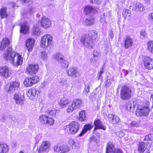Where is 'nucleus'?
<instances>
[{"label": "nucleus", "mask_w": 153, "mask_h": 153, "mask_svg": "<svg viewBox=\"0 0 153 153\" xmlns=\"http://www.w3.org/2000/svg\"><path fill=\"white\" fill-rule=\"evenodd\" d=\"M12 49L9 48L4 55V59L6 60L9 59L13 65L17 66L22 63L23 58L21 55L15 52H12Z\"/></svg>", "instance_id": "1"}, {"label": "nucleus", "mask_w": 153, "mask_h": 153, "mask_svg": "<svg viewBox=\"0 0 153 153\" xmlns=\"http://www.w3.org/2000/svg\"><path fill=\"white\" fill-rule=\"evenodd\" d=\"M97 34L96 31L92 30L90 32V33L82 36L80 41L87 48H91L94 46V40L97 38Z\"/></svg>", "instance_id": "2"}, {"label": "nucleus", "mask_w": 153, "mask_h": 153, "mask_svg": "<svg viewBox=\"0 0 153 153\" xmlns=\"http://www.w3.org/2000/svg\"><path fill=\"white\" fill-rule=\"evenodd\" d=\"M134 89L132 87L128 85H123L120 89V97L123 100H128L132 97Z\"/></svg>", "instance_id": "3"}, {"label": "nucleus", "mask_w": 153, "mask_h": 153, "mask_svg": "<svg viewBox=\"0 0 153 153\" xmlns=\"http://www.w3.org/2000/svg\"><path fill=\"white\" fill-rule=\"evenodd\" d=\"M149 107L148 105L146 103L142 104L141 105H138L136 109L137 115L140 116H148L149 112Z\"/></svg>", "instance_id": "4"}, {"label": "nucleus", "mask_w": 153, "mask_h": 153, "mask_svg": "<svg viewBox=\"0 0 153 153\" xmlns=\"http://www.w3.org/2000/svg\"><path fill=\"white\" fill-rule=\"evenodd\" d=\"M53 38L52 36L49 34H46L42 37L41 46L43 48H47L51 45Z\"/></svg>", "instance_id": "5"}, {"label": "nucleus", "mask_w": 153, "mask_h": 153, "mask_svg": "<svg viewBox=\"0 0 153 153\" xmlns=\"http://www.w3.org/2000/svg\"><path fill=\"white\" fill-rule=\"evenodd\" d=\"M39 120L40 123L42 124L52 125L54 123V120L53 118L48 117V116L45 115L40 116Z\"/></svg>", "instance_id": "6"}, {"label": "nucleus", "mask_w": 153, "mask_h": 153, "mask_svg": "<svg viewBox=\"0 0 153 153\" xmlns=\"http://www.w3.org/2000/svg\"><path fill=\"white\" fill-rule=\"evenodd\" d=\"M79 124L76 121H73L70 123L68 127L69 133L72 134H74L78 131L79 128Z\"/></svg>", "instance_id": "7"}, {"label": "nucleus", "mask_w": 153, "mask_h": 153, "mask_svg": "<svg viewBox=\"0 0 153 153\" xmlns=\"http://www.w3.org/2000/svg\"><path fill=\"white\" fill-rule=\"evenodd\" d=\"M19 85V83L16 82H13L7 84L5 88V91L9 93H12Z\"/></svg>", "instance_id": "8"}, {"label": "nucleus", "mask_w": 153, "mask_h": 153, "mask_svg": "<svg viewBox=\"0 0 153 153\" xmlns=\"http://www.w3.org/2000/svg\"><path fill=\"white\" fill-rule=\"evenodd\" d=\"M143 62L145 68L148 69H153V59L148 56H145L143 58Z\"/></svg>", "instance_id": "9"}, {"label": "nucleus", "mask_w": 153, "mask_h": 153, "mask_svg": "<svg viewBox=\"0 0 153 153\" xmlns=\"http://www.w3.org/2000/svg\"><path fill=\"white\" fill-rule=\"evenodd\" d=\"M124 48L128 49L132 47L133 44V40L129 36H127L123 39Z\"/></svg>", "instance_id": "10"}, {"label": "nucleus", "mask_w": 153, "mask_h": 153, "mask_svg": "<svg viewBox=\"0 0 153 153\" xmlns=\"http://www.w3.org/2000/svg\"><path fill=\"white\" fill-rule=\"evenodd\" d=\"M38 23L39 26L40 25L44 28L49 27L51 24L50 20L45 16L43 17L41 19L38 21Z\"/></svg>", "instance_id": "11"}, {"label": "nucleus", "mask_w": 153, "mask_h": 153, "mask_svg": "<svg viewBox=\"0 0 153 153\" xmlns=\"http://www.w3.org/2000/svg\"><path fill=\"white\" fill-rule=\"evenodd\" d=\"M54 58L62 65L63 68H67L68 66V62L64 60L62 56L60 53H57L55 55Z\"/></svg>", "instance_id": "12"}, {"label": "nucleus", "mask_w": 153, "mask_h": 153, "mask_svg": "<svg viewBox=\"0 0 153 153\" xmlns=\"http://www.w3.org/2000/svg\"><path fill=\"white\" fill-rule=\"evenodd\" d=\"M11 74V71L8 67L4 66L0 68V76H3L5 78H8Z\"/></svg>", "instance_id": "13"}, {"label": "nucleus", "mask_w": 153, "mask_h": 153, "mask_svg": "<svg viewBox=\"0 0 153 153\" xmlns=\"http://www.w3.org/2000/svg\"><path fill=\"white\" fill-rule=\"evenodd\" d=\"M68 76L73 77H76L79 76V74L77 68L76 67L70 68L67 71Z\"/></svg>", "instance_id": "14"}, {"label": "nucleus", "mask_w": 153, "mask_h": 153, "mask_svg": "<svg viewBox=\"0 0 153 153\" xmlns=\"http://www.w3.org/2000/svg\"><path fill=\"white\" fill-rule=\"evenodd\" d=\"M39 66L38 64L30 65L27 68V70L30 74H35L38 71Z\"/></svg>", "instance_id": "15"}, {"label": "nucleus", "mask_w": 153, "mask_h": 153, "mask_svg": "<svg viewBox=\"0 0 153 153\" xmlns=\"http://www.w3.org/2000/svg\"><path fill=\"white\" fill-rule=\"evenodd\" d=\"M50 146V143L48 141H44L41 146L37 149V150L39 153H43L48 149Z\"/></svg>", "instance_id": "16"}, {"label": "nucleus", "mask_w": 153, "mask_h": 153, "mask_svg": "<svg viewBox=\"0 0 153 153\" xmlns=\"http://www.w3.org/2000/svg\"><path fill=\"white\" fill-rule=\"evenodd\" d=\"M54 150L57 152L65 153L68 152L69 150V148L67 146L63 145L60 147L55 146L54 148Z\"/></svg>", "instance_id": "17"}, {"label": "nucleus", "mask_w": 153, "mask_h": 153, "mask_svg": "<svg viewBox=\"0 0 153 153\" xmlns=\"http://www.w3.org/2000/svg\"><path fill=\"white\" fill-rule=\"evenodd\" d=\"M13 99L16 101V104L22 105L24 104V97L20 93L15 94L13 97Z\"/></svg>", "instance_id": "18"}, {"label": "nucleus", "mask_w": 153, "mask_h": 153, "mask_svg": "<svg viewBox=\"0 0 153 153\" xmlns=\"http://www.w3.org/2000/svg\"><path fill=\"white\" fill-rule=\"evenodd\" d=\"M21 1L25 3H27L29 4L28 10L27 13L30 14L34 13L35 12V8L32 5H30L33 3V1L31 0H20Z\"/></svg>", "instance_id": "19"}, {"label": "nucleus", "mask_w": 153, "mask_h": 153, "mask_svg": "<svg viewBox=\"0 0 153 153\" xmlns=\"http://www.w3.org/2000/svg\"><path fill=\"white\" fill-rule=\"evenodd\" d=\"M39 93V91L37 90L36 88H33L29 89L27 93V96L31 99L32 100L37 94L38 95Z\"/></svg>", "instance_id": "20"}, {"label": "nucleus", "mask_w": 153, "mask_h": 153, "mask_svg": "<svg viewBox=\"0 0 153 153\" xmlns=\"http://www.w3.org/2000/svg\"><path fill=\"white\" fill-rule=\"evenodd\" d=\"M95 128L94 131L97 129H101L104 130L106 129V127L102 124V122L99 120H95L94 123Z\"/></svg>", "instance_id": "21"}, {"label": "nucleus", "mask_w": 153, "mask_h": 153, "mask_svg": "<svg viewBox=\"0 0 153 153\" xmlns=\"http://www.w3.org/2000/svg\"><path fill=\"white\" fill-rule=\"evenodd\" d=\"M35 40L34 39L30 38L26 40V45L29 51H31L34 46Z\"/></svg>", "instance_id": "22"}, {"label": "nucleus", "mask_w": 153, "mask_h": 153, "mask_svg": "<svg viewBox=\"0 0 153 153\" xmlns=\"http://www.w3.org/2000/svg\"><path fill=\"white\" fill-rule=\"evenodd\" d=\"M93 127L94 126L92 124H85L84 126L83 129L79 134V136L80 137L82 136L88 130L90 131Z\"/></svg>", "instance_id": "23"}, {"label": "nucleus", "mask_w": 153, "mask_h": 153, "mask_svg": "<svg viewBox=\"0 0 153 153\" xmlns=\"http://www.w3.org/2000/svg\"><path fill=\"white\" fill-rule=\"evenodd\" d=\"M10 44V41L7 38L3 39L1 42L0 43V50H3L7 47Z\"/></svg>", "instance_id": "24"}, {"label": "nucleus", "mask_w": 153, "mask_h": 153, "mask_svg": "<svg viewBox=\"0 0 153 153\" xmlns=\"http://www.w3.org/2000/svg\"><path fill=\"white\" fill-rule=\"evenodd\" d=\"M145 8L143 4L139 3H137L134 4L132 8L133 10L136 11H143L144 10Z\"/></svg>", "instance_id": "25"}, {"label": "nucleus", "mask_w": 153, "mask_h": 153, "mask_svg": "<svg viewBox=\"0 0 153 153\" xmlns=\"http://www.w3.org/2000/svg\"><path fill=\"white\" fill-rule=\"evenodd\" d=\"M9 150V147L7 144L0 143V153H7Z\"/></svg>", "instance_id": "26"}, {"label": "nucleus", "mask_w": 153, "mask_h": 153, "mask_svg": "<svg viewBox=\"0 0 153 153\" xmlns=\"http://www.w3.org/2000/svg\"><path fill=\"white\" fill-rule=\"evenodd\" d=\"M117 149H115L114 145L111 143H109L107 145L106 149V153H114L115 151Z\"/></svg>", "instance_id": "27"}, {"label": "nucleus", "mask_w": 153, "mask_h": 153, "mask_svg": "<svg viewBox=\"0 0 153 153\" xmlns=\"http://www.w3.org/2000/svg\"><path fill=\"white\" fill-rule=\"evenodd\" d=\"M7 7H2L0 10V16L1 19L6 18L7 16Z\"/></svg>", "instance_id": "28"}, {"label": "nucleus", "mask_w": 153, "mask_h": 153, "mask_svg": "<svg viewBox=\"0 0 153 153\" xmlns=\"http://www.w3.org/2000/svg\"><path fill=\"white\" fill-rule=\"evenodd\" d=\"M145 143L144 142L140 143L138 146V150L140 153H143L146 150Z\"/></svg>", "instance_id": "29"}, {"label": "nucleus", "mask_w": 153, "mask_h": 153, "mask_svg": "<svg viewBox=\"0 0 153 153\" xmlns=\"http://www.w3.org/2000/svg\"><path fill=\"white\" fill-rule=\"evenodd\" d=\"M58 110L55 109L51 111L48 110L45 113L48 115V117L53 118L52 117H56L57 112L58 113Z\"/></svg>", "instance_id": "30"}, {"label": "nucleus", "mask_w": 153, "mask_h": 153, "mask_svg": "<svg viewBox=\"0 0 153 153\" xmlns=\"http://www.w3.org/2000/svg\"><path fill=\"white\" fill-rule=\"evenodd\" d=\"M40 33V30L38 26H34L33 29L32 35L34 36H39Z\"/></svg>", "instance_id": "31"}, {"label": "nucleus", "mask_w": 153, "mask_h": 153, "mask_svg": "<svg viewBox=\"0 0 153 153\" xmlns=\"http://www.w3.org/2000/svg\"><path fill=\"white\" fill-rule=\"evenodd\" d=\"M72 103L73 104L74 107L76 109L81 107L82 102L79 99H75L73 101Z\"/></svg>", "instance_id": "32"}, {"label": "nucleus", "mask_w": 153, "mask_h": 153, "mask_svg": "<svg viewBox=\"0 0 153 153\" xmlns=\"http://www.w3.org/2000/svg\"><path fill=\"white\" fill-rule=\"evenodd\" d=\"M31 78H27L24 82V85L26 87L32 86L33 84Z\"/></svg>", "instance_id": "33"}, {"label": "nucleus", "mask_w": 153, "mask_h": 153, "mask_svg": "<svg viewBox=\"0 0 153 153\" xmlns=\"http://www.w3.org/2000/svg\"><path fill=\"white\" fill-rule=\"evenodd\" d=\"M94 19L92 17L86 19L84 21V23L87 25H89L93 24L94 22Z\"/></svg>", "instance_id": "34"}, {"label": "nucleus", "mask_w": 153, "mask_h": 153, "mask_svg": "<svg viewBox=\"0 0 153 153\" xmlns=\"http://www.w3.org/2000/svg\"><path fill=\"white\" fill-rule=\"evenodd\" d=\"M84 11L86 14H89L92 12L94 13L95 9L89 6H86L84 9Z\"/></svg>", "instance_id": "35"}, {"label": "nucleus", "mask_w": 153, "mask_h": 153, "mask_svg": "<svg viewBox=\"0 0 153 153\" xmlns=\"http://www.w3.org/2000/svg\"><path fill=\"white\" fill-rule=\"evenodd\" d=\"M79 120L82 121H84L86 119L85 111L82 110L79 112Z\"/></svg>", "instance_id": "36"}, {"label": "nucleus", "mask_w": 153, "mask_h": 153, "mask_svg": "<svg viewBox=\"0 0 153 153\" xmlns=\"http://www.w3.org/2000/svg\"><path fill=\"white\" fill-rule=\"evenodd\" d=\"M29 30L28 27L25 25H21L20 33L24 34L26 33Z\"/></svg>", "instance_id": "37"}, {"label": "nucleus", "mask_w": 153, "mask_h": 153, "mask_svg": "<svg viewBox=\"0 0 153 153\" xmlns=\"http://www.w3.org/2000/svg\"><path fill=\"white\" fill-rule=\"evenodd\" d=\"M147 50L153 54V41H149L147 43Z\"/></svg>", "instance_id": "38"}, {"label": "nucleus", "mask_w": 153, "mask_h": 153, "mask_svg": "<svg viewBox=\"0 0 153 153\" xmlns=\"http://www.w3.org/2000/svg\"><path fill=\"white\" fill-rule=\"evenodd\" d=\"M122 14L125 18L127 17H130L131 16V11L129 10L126 9L123 12Z\"/></svg>", "instance_id": "39"}, {"label": "nucleus", "mask_w": 153, "mask_h": 153, "mask_svg": "<svg viewBox=\"0 0 153 153\" xmlns=\"http://www.w3.org/2000/svg\"><path fill=\"white\" fill-rule=\"evenodd\" d=\"M69 101L65 98H63L60 99L59 103L61 105H65L66 104H68Z\"/></svg>", "instance_id": "40"}, {"label": "nucleus", "mask_w": 153, "mask_h": 153, "mask_svg": "<svg viewBox=\"0 0 153 153\" xmlns=\"http://www.w3.org/2000/svg\"><path fill=\"white\" fill-rule=\"evenodd\" d=\"M73 104L72 103L68 106L67 109V111L68 113H70L72 112L73 111L75 110L76 108L74 107Z\"/></svg>", "instance_id": "41"}, {"label": "nucleus", "mask_w": 153, "mask_h": 153, "mask_svg": "<svg viewBox=\"0 0 153 153\" xmlns=\"http://www.w3.org/2000/svg\"><path fill=\"white\" fill-rule=\"evenodd\" d=\"M40 57L43 60H45L47 58V54L45 51H43L41 52L40 55Z\"/></svg>", "instance_id": "42"}, {"label": "nucleus", "mask_w": 153, "mask_h": 153, "mask_svg": "<svg viewBox=\"0 0 153 153\" xmlns=\"http://www.w3.org/2000/svg\"><path fill=\"white\" fill-rule=\"evenodd\" d=\"M144 140L147 141L148 143H152V135L150 134L146 136L144 138Z\"/></svg>", "instance_id": "43"}, {"label": "nucleus", "mask_w": 153, "mask_h": 153, "mask_svg": "<svg viewBox=\"0 0 153 153\" xmlns=\"http://www.w3.org/2000/svg\"><path fill=\"white\" fill-rule=\"evenodd\" d=\"M139 126V123L135 121H133L130 124L129 126V127L132 128L133 127H138Z\"/></svg>", "instance_id": "44"}, {"label": "nucleus", "mask_w": 153, "mask_h": 153, "mask_svg": "<svg viewBox=\"0 0 153 153\" xmlns=\"http://www.w3.org/2000/svg\"><path fill=\"white\" fill-rule=\"evenodd\" d=\"M132 104L130 102H127L125 104L124 107L128 111H130L131 108Z\"/></svg>", "instance_id": "45"}, {"label": "nucleus", "mask_w": 153, "mask_h": 153, "mask_svg": "<svg viewBox=\"0 0 153 153\" xmlns=\"http://www.w3.org/2000/svg\"><path fill=\"white\" fill-rule=\"evenodd\" d=\"M60 85L62 86H66L67 85V80L65 78L62 79L59 81Z\"/></svg>", "instance_id": "46"}, {"label": "nucleus", "mask_w": 153, "mask_h": 153, "mask_svg": "<svg viewBox=\"0 0 153 153\" xmlns=\"http://www.w3.org/2000/svg\"><path fill=\"white\" fill-rule=\"evenodd\" d=\"M107 13H104L101 15L100 19V21L101 23H104L106 20L105 17L106 16Z\"/></svg>", "instance_id": "47"}, {"label": "nucleus", "mask_w": 153, "mask_h": 153, "mask_svg": "<svg viewBox=\"0 0 153 153\" xmlns=\"http://www.w3.org/2000/svg\"><path fill=\"white\" fill-rule=\"evenodd\" d=\"M85 87L84 90L83 91V93L85 94V93H88L89 91V85L88 83L85 84Z\"/></svg>", "instance_id": "48"}, {"label": "nucleus", "mask_w": 153, "mask_h": 153, "mask_svg": "<svg viewBox=\"0 0 153 153\" xmlns=\"http://www.w3.org/2000/svg\"><path fill=\"white\" fill-rule=\"evenodd\" d=\"M32 80V82L33 84H35L37 83L39 81V79L38 76H35L31 78Z\"/></svg>", "instance_id": "49"}, {"label": "nucleus", "mask_w": 153, "mask_h": 153, "mask_svg": "<svg viewBox=\"0 0 153 153\" xmlns=\"http://www.w3.org/2000/svg\"><path fill=\"white\" fill-rule=\"evenodd\" d=\"M116 115L113 114H110L108 115V118L109 120L112 122L113 120L115 118Z\"/></svg>", "instance_id": "50"}, {"label": "nucleus", "mask_w": 153, "mask_h": 153, "mask_svg": "<svg viewBox=\"0 0 153 153\" xmlns=\"http://www.w3.org/2000/svg\"><path fill=\"white\" fill-rule=\"evenodd\" d=\"M98 59L96 57H93L90 59V63L91 64H95Z\"/></svg>", "instance_id": "51"}, {"label": "nucleus", "mask_w": 153, "mask_h": 153, "mask_svg": "<svg viewBox=\"0 0 153 153\" xmlns=\"http://www.w3.org/2000/svg\"><path fill=\"white\" fill-rule=\"evenodd\" d=\"M116 121L115 123H117L118 125L121 124L122 122L120 118L116 115L115 118Z\"/></svg>", "instance_id": "52"}, {"label": "nucleus", "mask_w": 153, "mask_h": 153, "mask_svg": "<svg viewBox=\"0 0 153 153\" xmlns=\"http://www.w3.org/2000/svg\"><path fill=\"white\" fill-rule=\"evenodd\" d=\"M102 2L101 0H90V2L91 4L96 3L100 4Z\"/></svg>", "instance_id": "53"}, {"label": "nucleus", "mask_w": 153, "mask_h": 153, "mask_svg": "<svg viewBox=\"0 0 153 153\" xmlns=\"http://www.w3.org/2000/svg\"><path fill=\"white\" fill-rule=\"evenodd\" d=\"M103 68H102L100 70V72H99L97 74V76L99 79L102 77V74H103Z\"/></svg>", "instance_id": "54"}, {"label": "nucleus", "mask_w": 153, "mask_h": 153, "mask_svg": "<svg viewBox=\"0 0 153 153\" xmlns=\"http://www.w3.org/2000/svg\"><path fill=\"white\" fill-rule=\"evenodd\" d=\"M117 135L120 137H122L124 136L125 134L123 132L120 131L117 133Z\"/></svg>", "instance_id": "55"}, {"label": "nucleus", "mask_w": 153, "mask_h": 153, "mask_svg": "<svg viewBox=\"0 0 153 153\" xmlns=\"http://www.w3.org/2000/svg\"><path fill=\"white\" fill-rule=\"evenodd\" d=\"M9 118L13 123H15L16 121L17 120L16 118L12 115H10Z\"/></svg>", "instance_id": "56"}, {"label": "nucleus", "mask_w": 153, "mask_h": 153, "mask_svg": "<svg viewBox=\"0 0 153 153\" xmlns=\"http://www.w3.org/2000/svg\"><path fill=\"white\" fill-rule=\"evenodd\" d=\"M140 37L142 39H144L146 36V33L144 31H142L140 32Z\"/></svg>", "instance_id": "57"}, {"label": "nucleus", "mask_w": 153, "mask_h": 153, "mask_svg": "<svg viewBox=\"0 0 153 153\" xmlns=\"http://www.w3.org/2000/svg\"><path fill=\"white\" fill-rule=\"evenodd\" d=\"M99 53L97 51L94 50L93 52L94 57H98L99 56Z\"/></svg>", "instance_id": "58"}, {"label": "nucleus", "mask_w": 153, "mask_h": 153, "mask_svg": "<svg viewBox=\"0 0 153 153\" xmlns=\"http://www.w3.org/2000/svg\"><path fill=\"white\" fill-rule=\"evenodd\" d=\"M110 82V80L108 79H107L106 81L105 82V85L106 88L108 87H109L110 84L109 83V82Z\"/></svg>", "instance_id": "59"}, {"label": "nucleus", "mask_w": 153, "mask_h": 153, "mask_svg": "<svg viewBox=\"0 0 153 153\" xmlns=\"http://www.w3.org/2000/svg\"><path fill=\"white\" fill-rule=\"evenodd\" d=\"M114 153H124L120 149H117L115 150Z\"/></svg>", "instance_id": "60"}, {"label": "nucleus", "mask_w": 153, "mask_h": 153, "mask_svg": "<svg viewBox=\"0 0 153 153\" xmlns=\"http://www.w3.org/2000/svg\"><path fill=\"white\" fill-rule=\"evenodd\" d=\"M109 36L111 39H112L114 37V34L112 31H111L109 33Z\"/></svg>", "instance_id": "61"}, {"label": "nucleus", "mask_w": 153, "mask_h": 153, "mask_svg": "<svg viewBox=\"0 0 153 153\" xmlns=\"http://www.w3.org/2000/svg\"><path fill=\"white\" fill-rule=\"evenodd\" d=\"M74 140L72 139H70L68 141V143L70 145H74Z\"/></svg>", "instance_id": "62"}, {"label": "nucleus", "mask_w": 153, "mask_h": 153, "mask_svg": "<svg viewBox=\"0 0 153 153\" xmlns=\"http://www.w3.org/2000/svg\"><path fill=\"white\" fill-rule=\"evenodd\" d=\"M149 19L153 21V13L149 15Z\"/></svg>", "instance_id": "63"}, {"label": "nucleus", "mask_w": 153, "mask_h": 153, "mask_svg": "<svg viewBox=\"0 0 153 153\" xmlns=\"http://www.w3.org/2000/svg\"><path fill=\"white\" fill-rule=\"evenodd\" d=\"M10 5L12 6V7L13 8H14V7H15V5H16L13 2H11V3H10Z\"/></svg>", "instance_id": "64"}]
</instances>
